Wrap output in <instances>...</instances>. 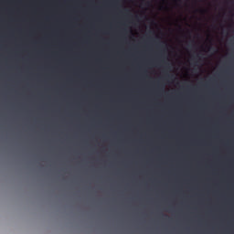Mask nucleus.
Instances as JSON below:
<instances>
[{
    "mask_svg": "<svg viewBox=\"0 0 234 234\" xmlns=\"http://www.w3.org/2000/svg\"><path fill=\"white\" fill-rule=\"evenodd\" d=\"M199 12H200V14H206V10H204V9H200Z\"/></svg>",
    "mask_w": 234,
    "mask_h": 234,
    "instance_id": "f257e3e1",
    "label": "nucleus"
},
{
    "mask_svg": "<svg viewBox=\"0 0 234 234\" xmlns=\"http://www.w3.org/2000/svg\"><path fill=\"white\" fill-rule=\"evenodd\" d=\"M169 78H173V75H170Z\"/></svg>",
    "mask_w": 234,
    "mask_h": 234,
    "instance_id": "f03ea898",
    "label": "nucleus"
},
{
    "mask_svg": "<svg viewBox=\"0 0 234 234\" xmlns=\"http://www.w3.org/2000/svg\"><path fill=\"white\" fill-rule=\"evenodd\" d=\"M135 17H136V19H138V16H136Z\"/></svg>",
    "mask_w": 234,
    "mask_h": 234,
    "instance_id": "7ed1b4c3",
    "label": "nucleus"
}]
</instances>
